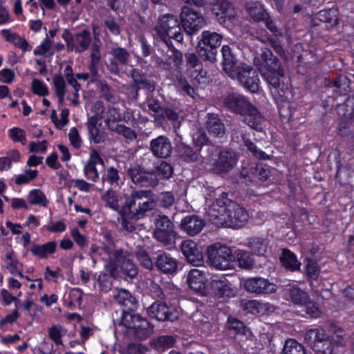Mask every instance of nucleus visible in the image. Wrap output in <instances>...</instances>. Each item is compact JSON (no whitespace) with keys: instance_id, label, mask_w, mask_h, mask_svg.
Masks as SVG:
<instances>
[{"instance_id":"nucleus-1","label":"nucleus","mask_w":354,"mask_h":354,"mask_svg":"<svg viewBox=\"0 0 354 354\" xmlns=\"http://www.w3.org/2000/svg\"><path fill=\"white\" fill-rule=\"evenodd\" d=\"M225 106L234 113L243 116V122L250 128L261 131L264 118L258 109L243 95L232 93L224 100Z\"/></svg>"},{"instance_id":"nucleus-2","label":"nucleus","mask_w":354,"mask_h":354,"mask_svg":"<svg viewBox=\"0 0 354 354\" xmlns=\"http://www.w3.org/2000/svg\"><path fill=\"white\" fill-rule=\"evenodd\" d=\"M254 64L261 75L272 86L276 88L283 83L284 71L279 59L273 55L270 49H262L261 59H255Z\"/></svg>"},{"instance_id":"nucleus-3","label":"nucleus","mask_w":354,"mask_h":354,"mask_svg":"<svg viewBox=\"0 0 354 354\" xmlns=\"http://www.w3.org/2000/svg\"><path fill=\"white\" fill-rule=\"evenodd\" d=\"M155 207L156 202L151 198V192L149 190L133 191L125 201L129 216L134 221L144 218L146 212L153 209Z\"/></svg>"},{"instance_id":"nucleus-4","label":"nucleus","mask_w":354,"mask_h":354,"mask_svg":"<svg viewBox=\"0 0 354 354\" xmlns=\"http://www.w3.org/2000/svg\"><path fill=\"white\" fill-rule=\"evenodd\" d=\"M154 35L158 36L167 46H170V39L178 42L183 40L180 23L177 17L171 14H165L159 17L157 25L153 28Z\"/></svg>"},{"instance_id":"nucleus-5","label":"nucleus","mask_w":354,"mask_h":354,"mask_svg":"<svg viewBox=\"0 0 354 354\" xmlns=\"http://www.w3.org/2000/svg\"><path fill=\"white\" fill-rule=\"evenodd\" d=\"M226 74L236 80L245 89L257 93L259 88V78L257 71L252 66L241 63Z\"/></svg>"},{"instance_id":"nucleus-6","label":"nucleus","mask_w":354,"mask_h":354,"mask_svg":"<svg viewBox=\"0 0 354 354\" xmlns=\"http://www.w3.org/2000/svg\"><path fill=\"white\" fill-rule=\"evenodd\" d=\"M207 257L210 266L216 270H229L234 266V257L228 247L211 245L207 248Z\"/></svg>"},{"instance_id":"nucleus-7","label":"nucleus","mask_w":354,"mask_h":354,"mask_svg":"<svg viewBox=\"0 0 354 354\" xmlns=\"http://www.w3.org/2000/svg\"><path fill=\"white\" fill-rule=\"evenodd\" d=\"M221 39L222 36L215 32L203 31L198 46L199 55L206 60L215 61L216 48L221 45Z\"/></svg>"},{"instance_id":"nucleus-8","label":"nucleus","mask_w":354,"mask_h":354,"mask_svg":"<svg viewBox=\"0 0 354 354\" xmlns=\"http://www.w3.org/2000/svg\"><path fill=\"white\" fill-rule=\"evenodd\" d=\"M180 19L185 31L189 35L198 32L205 24L204 17L187 6L182 8Z\"/></svg>"},{"instance_id":"nucleus-9","label":"nucleus","mask_w":354,"mask_h":354,"mask_svg":"<svg viewBox=\"0 0 354 354\" xmlns=\"http://www.w3.org/2000/svg\"><path fill=\"white\" fill-rule=\"evenodd\" d=\"M229 201L227 194L225 192H222L219 197L216 199L207 209V214L209 220L216 225H224L223 218L227 216V212L228 209Z\"/></svg>"},{"instance_id":"nucleus-10","label":"nucleus","mask_w":354,"mask_h":354,"mask_svg":"<svg viewBox=\"0 0 354 354\" xmlns=\"http://www.w3.org/2000/svg\"><path fill=\"white\" fill-rule=\"evenodd\" d=\"M337 114L341 118L338 126L339 133L345 136L350 121L354 118V97H347L342 103L335 105Z\"/></svg>"},{"instance_id":"nucleus-11","label":"nucleus","mask_w":354,"mask_h":354,"mask_svg":"<svg viewBox=\"0 0 354 354\" xmlns=\"http://www.w3.org/2000/svg\"><path fill=\"white\" fill-rule=\"evenodd\" d=\"M227 211V216L222 218L223 222H224L223 226L234 228L241 227L249 218L248 212L234 202H229Z\"/></svg>"},{"instance_id":"nucleus-12","label":"nucleus","mask_w":354,"mask_h":354,"mask_svg":"<svg viewBox=\"0 0 354 354\" xmlns=\"http://www.w3.org/2000/svg\"><path fill=\"white\" fill-rule=\"evenodd\" d=\"M244 288L257 295H270L277 291V286L268 279L261 277H251L243 281Z\"/></svg>"},{"instance_id":"nucleus-13","label":"nucleus","mask_w":354,"mask_h":354,"mask_svg":"<svg viewBox=\"0 0 354 354\" xmlns=\"http://www.w3.org/2000/svg\"><path fill=\"white\" fill-rule=\"evenodd\" d=\"M212 12L221 24H225L227 21L234 23L236 21V12L227 0H214Z\"/></svg>"},{"instance_id":"nucleus-14","label":"nucleus","mask_w":354,"mask_h":354,"mask_svg":"<svg viewBox=\"0 0 354 354\" xmlns=\"http://www.w3.org/2000/svg\"><path fill=\"white\" fill-rule=\"evenodd\" d=\"M149 317L160 322H173L178 317V312L173 308L169 307L165 303L156 301L147 308Z\"/></svg>"},{"instance_id":"nucleus-15","label":"nucleus","mask_w":354,"mask_h":354,"mask_svg":"<svg viewBox=\"0 0 354 354\" xmlns=\"http://www.w3.org/2000/svg\"><path fill=\"white\" fill-rule=\"evenodd\" d=\"M123 257V250L113 249L106 245L100 247L97 254V258L105 262L106 270L113 276L115 274V262Z\"/></svg>"},{"instance_id":"nucleus-16","label":"nucleus","mask_w":354,"mask_h":354,"mask_svg":"<svg viewBox=\"0 0 354 354\" xmlns=\"http://www.w3.org/2000/svg\"><path fill=\"white\" fill-rule=\"evenodd\" d=\"M181 251L187 261L194 266H201L204 262L203 252L192 240H185L181 243Z\"/></svg>"},{"instance_id":"nucleus-17","label":"nucleus","mask_w":354,"mask_h":354,"mask_svg":"<svg viewBox=\"0 0 354 354\" xmlns=\"http://www.w3.org/2000/svg\"><path fill=\"white\" fill-rule=\"evenodd\" d=\"M238 158L236 154L230 151H222L218 154L214 166V171L216 174H222L230 171L236 165Z\"/></svg>"},{"instance_id":"nucleus-18","label":"nucleus","mask_w":354,"mask_h":354,"mask_svg":"<svg viewBox=\"0 0 354 354\" xmlns=\"http://www.w3.org/2000/svg\"><path fill=\"white\" fill-rule=\"evenodd\" d=\"M185 58L187 60V70L189 71L191 77L196 80L199 84L205 83L207 73L203 70L202 64L196 55L194 53H187Z\"/></svg>"},{"instance_id":"nucleus-19","label":"nucleus","mask_w":354,"mask_h":354,"mask_svg":"<svg viewBox=\"0 0 354 354\" xmlns=\"http://www.w3.org/2000/svg\"><path fill=\"white\" fill-rule=\"evenodd\" d=\"M328 335L325 333L322 328H315L308 330L304 335L306 342L316 351L323 352L326 354L325 351H322L319 348L318 344L327 343L328 341Z\"/></svg>"},{"instance_id":"nucleus-20","label":"nucleus","mask_w":354,"mask_h":354,"mask_svg":"<svg viewBox=\"0 0 354 354\" xmlns=\"http://www.w3.org/2000/svg\"><path fill=\"white\" fill-rule=\"evenodd\" d=\"M205 225L204 220L201 217L196 215H188L181 220L180 227L183 232L193 236L200 233Z\"/></svg>"},{"instance_id":"nucleus-21","label":"nucleus","mask_w":354,"mask_h":354,"mask_svg":"<svg viewBox=\"0 0 354 354\" xmlns=\"http://www.w3.org/2000/svg\"><path fill=\"white\" fill-rule=\"evenodd\" d=\"M152 153L158 158H166L171 153V144L169 139L165 136H160L151 141Z\"/></svg>"},{"instance_id":"nucleus-22","label":"nucleus","mask_w":354,"mask_h":354,"mask_svg":"<svg viewBox=\"0 0 354 354\" xmlns=\"http://www.w3.org/2000/svg\"><path fill=\"white\" fill-rule=\"evenodd\" d=\"M206 272L204 270L192 269L187 275L189 288L195 292L203 293L206 287Z\"/></svg>"},{"instance_id":"nucleus-23","label":"nucleus","mask_w":354,"mask_h":354,"mask_svg":"<svg viewBox=\"0 0 354 354\" xmlns=\"http://www.w3.org/2000/svg\"><path fill=\"white\" fill-rule=\"evenodd\" d=\"M210 288L218 297L230 298L234 296V291L230 283L225 277L212 279L210 281Z\"/></svg>"},{"instance_id":"nucleus-24","label":"nucleus","mask_w":354,"mask_h":354,"mask_svg":"<svg viewBox=\"0 0 354 354\" xmlns=\"http://www.w3.org/2000/svg\"><path fill=\"white\" fill-rule=\"evenodd\" d=\"M91 33L89 30L84 29L76 33L72 44H68V52L82 53L86 51L91 44Z\"/></svg>"},{"instance_id":"nucleus-25","label":"nucleus","mask_w":354,"mask_h":354,"mask_svg":"<svg viewBox=\"0 0 354 354\" xmlns=\"http://www.w3.org/2000/svg\"><path fill=\"white\" fill-rule=\"evenodd\" d=\"M110 54L113 59L111 61L109 70L114 74H118L120 73L118 64L127 65L130 54L125 48L121 47L112 48Z\"/></svg>"},{"instance_id":"nucleus-26","label":"nucleus","mask_w":354,"mask_h":354,"mask_svg":"<svg viewBox=\"0 0 354 354\" xmlns=\"http://www.w3.org/2000/svg\"><path fill=\"white\" fill-rule=\"evenodd\" d=\"M155 266L163 273L174 274L177 271L178 261L169 254L162 252L158 254Z\"/></svg>"},{"instance_id":"nucleus-27","label":"nucleus","mask_w":354,"mask_h":354,"mask_svg":"<svg viewBox=\"0 0 354 354\" xmlns=\"http://www.w3.org/2000/svg\"><path fill=\"white\" fill-rule=\"evenodd\" d=\"M57 249L56 241H50L44 244H33L30 251L33 256L39 259H47L54 254Z\"/></svg>"},{"instance_id":"nucleus-28","label":"nucleus","mask_w":354,"mask_h":354,"mask_svg":"<svg viewBox=\"0 0 354 354\" xmlns=\"http://www.w3.org/2000/svg\"><path fill=\"white\" fill-rule=\"evenodd\" d=\"M206 127L208 132L216 137H222L225 134V124L216 114H207Z\"/></svg>"},{"instance_id":"nucleus-29","label":"nucleus","mask_w":354,"mask_h":354,"mask_svg":"<svg viewBox=\"0 0 354 354\" xmlns=\"http://www.w3.org/2000/svg\"><path fill=\"white\" fill-rule=\"evenodd\" d=\"M112 297L118 304L127 308V310H133L136 307L135 298L125 289H115L113 290Z\"/></svg>"},{"instance_id":"nucleus-30","label":"nucleus","mask_w":354,"mask_h":354,"mask_svg":"<svg viewBox=\"0 0 354 354\" xmlns=\"http://www.w3.org/2000/svg\"><path fill=\"white\" fill-rule=\"evenodd\" d=\"M123 256V258L115 262V274H118V269L120 268L125 275L131 279L134 278L138 274L136 266L131 260L127 257V252L124 250Z\"/></svg>"},{"instance_id":"nucleus-31","label":"nucleus","mask_w":354,"mask_h":354,"mask_svg":"<svg viewBox=\"0 0 354 354\" xmlns=\"http://www.w3.org/2000/svg\"><path fill=\"white\" fill-rule=\"evenodd\" d=\"M53 85L58 98V103L59 105H62L66 93V83L64 77L62 74L55 75L53 77Z\"/></svg>"},{"instance_id":"nucleus-32","label":"nucleus","mask_w":354,"mask_h":354,"mask_svg":"<svg viewBox=\"0 0 354 354\" xmlns=\"http://www.w3.org/2000/svg\"><path fill=\"white\" fill-rule=\"evenodd\" d=\"M288 296L291 301L298 306H305L309 301L310 297L307 292L297 286L288 288Z\"/></svg>"},{"instance_id":"nucleus-33","label":"nucleus","mask_w":354,"mask_h":354,"mask_svg":"<svg viewBox=\"0 0 354 354\" xmlns=\"http://www.w3.org/2000/svg\"><path fill=\"white\" fill-rule=\"evenodd\" d=\"M280 260L282 265L291 271L299 270L301 266L296 255L287 249L283 250Z\"/></svg>"},{"instance_id":"nucleus-34","label":"nucleus","mask_w":354,"mask_h":354,"mask_svg":"<svg viewBox=\"0 0 354 354\" xmlns=\"http://www.w3.org/2000/svg\"><path fill=\"white\" fill-rule=\"evenodd\" d=\"M333 92L345 97L350 91V80L344 75H340L333 80L330 86Z\"/></svg>"},{"instance_id":"nucleus-35","label":"nucleus","mask_w":354,"mask_h":354,"mask_svg":"<svg viewBox=\"0 0 354 354\" xmlns=\"http://www.w3.org/2000/svg\"><path fill=\"white\" fill-rule=\"evenodd\" d=\"M247 10L248 15L254 21H260L268 18V12L258 2L249 3Z\"/></svg>"},{"instance_id":"nucleus-36","label":"nucleus","mask_w":354,"mask_h":354,"mask_svg":"<svg viewBox=\"0 0 354 354\" xmlns=\"http://www.w3.org/2000/svg\"><path fill=\"white\" fill-rule=\"evenodd\" d=\"M104 121L110 131L114 128V126L118 124L121 120V115L119 110L113 106H109L104 115Z\"/></svg>"},{"instance_id":"nucleus-37","label":"nucleus","mask_w":354,"mask_h":354,"mask_svg":"<svg viewBox=\"0 0 354 354\" xmlns=\"http://www.w3.org/2000/svg\"><path fill=\"white\" fill-rule=\"evenodd\" d=\"M28 201L30 205H39L44 207H46L48 204L45 194L39 189H34L29 192Z\"/></svg>"},{"instance_id":"nucleus-38","label":"nucleus","mask_w":354,"mask_h":354,"mask_svg":"<svg viewBox=\"0 0 354 354\" xmlns=\"http://www.w3.org/2000/svg\"><path fill=\"white\" fill-rule=\"evenodd\" d=\"M248 246L254 254L262 256L267 251L268 241L262 238L252 237L248 240Z\"/></svg>"},{"instance_id":"nucleus-39","label":"nucleus","mask_w":354,"mask_h":354,"mask_svg":"<svg viewBox=\"0 0 354 354\" xmlns=\"http://www.w3.org/2000/svg\"><path fill=\"white\" fill-rule=\"evenodd\" d=\"M142 319V317L140 315L126 312L124 310L121 318V324L133 332Z\"/></svg>"},{"instance_id":"nucleus-40","label":"nucleus","mask_w":354,"mask_h":354,"mask_svg":"<svg viewBox=\"0 0 354 354\" xmlns=\"http://www.w3.org/2000/svg\"><path fill=\"white\" fill-rule=\"evenodd\" d=\"M178 150L180 158L186 162H195L199 159V152L194 151L185 143H180L178 146Z\"/></svg>"},{"instance_id":"nucleus-41","label":"nucleus","mask_w":354,"mask_h":354,"mask_svg":"<svg viewBox=\"0 0 354 354\" xmlns=\"http://www.w3.org/2000/svg\"><path fill=\"white\" fill-rule=\"evenodd\" d=\"M153 332V326L145 318L142 317L140 322L134 330L135 336L141 339L149 337Z\"/></svg>"},{"instance_id":"nucleus-42","label":"nucleus","mask_w":354,"mask_h":354,"mask_svg":"<svg viewBox=\"0 0 354 354\" xmlns=\"http://www.w3.org/2000/svg\"><path fill=\"white\" fill-rule=\"evenodd\" d=\"M66 330L60 325H53L48 330L50 339L56 346H64L62 337L66 335Z\"/></svg>"},{"instance_id":"nucleus-43","label":"nucleus","mask_w":354,"mask_h":354,"mask_svg":"<svg viewBox=\"0 0 354 354\" xmlns=\"http://www.w3.org/2000/svg\"><path fill=\"white\" fill-rule=\"evenodd\" d=\"M128 174L132 181L140 186H145L148 182V175L139 167H132L129 169Z\"/></svg>"},{"instance_id":"nucleus-44","label":"nucleus","mask_w":354,"mask_h":354,"mask_svg":"<svg viewBox=\"0 0 354 354\" xmlns=\"http://www.w3.org/2000/svg\"><path fill=\"white\" fill-rule=\"evenodd\" d=\"M102 180L104 183H109L111 187L118 186L120 181L119 171L114 167H109L102 175Z\"/></svg>"},{"instance_id":"nucleus-45","label":"nucleus","mask_w":354,"mask_h":354,"mask_svg":"<svg viewBox=\"0 0 354 354\" xmlns=\"http://www.w3.org/2000/svg\"><path fill=\"white\" fill-rule=\"evenodd\" d=\"M102 200L106 206L113 210H118L120 207L118 194L111 188L109 189L102 195Z\"/></svg>"},{"instance_id":"nucleus-46","label":"nucleus","mask_w":354,"mask_h":354,"mask_svg":"<svg viewBox=\"0 0 354 354\" xmlns=\"http://www.w3.org/2000/svg\"><path fill=\"white\" fill-rule=\"evenodd\" d=\"M318 19L322 22L334 26L337 24V10L335 8L321 10L318 13Z\"/></svg>"},{"instance_id":"nucleus-47","label":"nucleus","mask_w":354,"mask_h":354,"mask_svg":"<svg viewBox=\"0 0 354 354\" xmlns=\"http://www.w3.org/2000/svg\"><path fill=\"white\" fill-rule=\"evenodd\" d=\"M283 354H307L302 344L293 339L286 341Z\"/></svg>"},{"instance_id":"nucleus-48","label":"nucleus","mask_w":354,"mask_h":354,"mask_svg":"<svg viewBox=\"0 0 354 354\" xmlns=\"http://www.w3.org/2000/svg\"><path fill=\"white\" fill-rule=\"evenodd\" d=\"M223 55V69L227 73L230 72L236 65L234 61V57L231 52V49L228 46H223L221 49Z\"/></svg>"},{"instance_id":"nucleus-49","label":"nucleus","mask_w":354,"mask_h":354,"mask_svg":"<svg viewBox=\"0 0 354 354\" xmlns=\"http://www.w3.org/2000/svg\"><path fill=\"white\" fill-rule=\"evenodd\" d=\"M36 56H45L46 55H53L55 51L53 50V41L45 38L43 41L38 45L33 52Z\"/></svg>"},{"instance_id":"nucleus-50","label":"nucleus","mask_w":354,"mask_h":354,"mask_svg":"<svg viewBox=\"0 0 354 354\" xmlns=\"http://www.w3.org/2000/svg\"><path fill=\"white\" fill-rule=\"evenodd\" d=\"M38 171L37 169H26L24 173L14 176V180L17 185L28 184L37 178Z\"/></svg>"},{"instance_id":"nucleus-51","label":"nucleus","mask_w":354,"mask_h":354,"mask_svg":"<svg viewBox=\"0 0 354 354\" xmlns=\"http://www.w3.org/2000/svg\"><path fill=\"white\" fill-rule=\"evenodd\" d=\"M155 239L162 243L165 245H170L174 243L175 232L174 230H155Z\"/></svg>"},{"instance_id":"nucleus-52","label":"nucleus","mask_w":354,"mask_h":354,"mask_svg":"<svg viewBox=\"0 0 354 354\" xmlns=\"http://www.w3.org/2000/svg\"><path fill=\"white\" fill-rule=\"evenodd\" d=\"M237 261L239 267L250 270L254 267V260L250 252L244 250H239L236 254Z\"/></svg>"},{"instance_id":"nucleus-53","label":"nucleus","mask_w":354,"mask_h":354,"mask_svg":"<svg viewBox=\"0 0 354 354\" xmlns=\"http://www.w3.org/2000/svg\"><path fill=\"white\" fill-rule=\"evenodd\" d=\"M174 173L173 167L165 161H161L156 169V176L159 180L169 179Z\"/></svg>"},{"instance_id":"nucleus-54","label":"nucleus","mask_w":354,"mask_h":354,"mask_svg":"<svg viewBox=\"0 0 354 354\" xmlns=\"http://www.w3.org/2000/svg\"><path fill=\"white\" fill-rule=\"evenodd\" d=\"M175 339L171 335L160 336L153 341V344L156 349L158 351H165L174 346Z\"/></svg>"},{"instance_id":"nucleus-55","label":"nucleus","mask_w":354,"mask_h":354,"mask_svg":"<svg viewBox=\"0 0 354 354\" xmlns=\"http://www.w3.org/2000/svg\"><path fill=\"white\" fill-rule=\"evenodd\" d=\"M228 328L234 330L238 334H243L245 336L251 335L250 330L247 328L244 323L234 318H228L227 320Z\"/></svg>"},{"instance_id":"nucleus-56","label":"nucleus","mask_w":354,"mask_h":354,"mask_svg":"<svg viewBox=\"0 0 354 354\" xmlns=\"http://www.w3.org/2000/svg\"><path fill=\"white\" fill-rule=\"evenodd\" d=\"M9 138L14 142H20L22 145L27 144L26 133L19 127H12L8 130Z\"/></svg>"},{"instance_id":"nucleus-57","label":"nucleus","mask_w":354,"mask_h":354,"mask_svg":"<svg viewBox=\"0 0 354 354\" xmlns=\"http://www.w3.org/2000/svg\"><path fill=\"white\" fill-rule=\"evenodd\" d=\"M242 138L247 149L252 153L254 156L259 159L266 160L269 156L264 151L258 149L257 146L250 140L245 138V135H242Z\"/></svg>"},{"instance_id":"nucleus-58","label":"nucleus","mask_w":354,"mask_h":354,"mask_svg":"<svg viewBox=\"0 0 354 354\" xmlns=\"http://www.w3.org/2000/svg\"><path fill=\"white\" fill-rule=\"evenodd\" d=\"M111 131L122 136L124 138L131 141L136 140L137 137L135 131L123 124H118V125L114 126V128Z\"/></svg>"},{"instance_id":"nucleus-59","label":"nucleus","mask_w":354,"mask_h":354,"mask_svg":"<svg viewBox=\"0 0 354 354\" xmlns=\"http://www.w3.org/2000/svg\"><path fill=\"white\" fill-rule=\"evenodd\" d=\"M155 230H173V223L168 216L163 214H158L154 220Z\"/></svg>"},{"instance_id":"nucleus-60","label":"nucleus","mask_w":354,"mask_h":354,"mask_svg":"<svg viewBox=\"0 0 354 354\" xmlns=\"http://www.w3.org/2000/svg\"><path fill=\"white\" fill-rule=\"evenodd\" d=\"M117 274L114 276L107 274H100L98 277V283L99 288L101 291L107 292H109L112 286V277H115Z\"/></svg>"},{"instance_id":"nucleus-61","label":"nucleus","mask_w":354,"mask_h":354,"mask_svg":"<svg viewBox=\"0 0 354 354\" xmlns=\"http://www.w3.org/2000/svg\"><path fill=\"white\" fill-rule=\"evenodd\" d=\"M32 92L39 96H46L49 93L47 85L42 81L34 79L32 82Z\"/></svg>"},{"instance_id":"nucleus-62","label":"nucleus","mask_w":354,"mask_h":354,"mask_svg":"<svg viewBox=\"0 0 354 354\" xmlns=\"http://www.w3.org/2000/svg\"><path fill=\"white\" fill-rule=\"evenodd\" d=\"M6 259L7 261L6 268L11 274H15V271H17V268L22 267V265L15 257L13 252H7Z\"/></svg>"},{"instance_id":"nucleus-63","label":"nucleus","mask_w":354,"mask_h":354,"mask_svg":"<svg viewBox=\"0 0 354 354\" xmlns=\"http://www.w3.org/2000/svg\"><path fill=\"white\" fill-rule=\"evenodd\" d=\"M136 257L141 266L144 268L148 270H151L153 268V263L145 250L142 249L137 250Z\"/></svg>"},{"instance_id":"nucleus-64","label":"nucleus","mask_w":354,"mask_h":354,"mask_svg":"<svg viewBox=\"0 0 354 354\" xmlns=\"http://www.w3.org/2000/svg\"><path fill=\"white\" fill-rule=\"evenodd\" d=\"M71 235L74 241L81 249L88 245V242L87 238L84 234H81L77 228H73L71 230Z\"/></svg>"}]
</instances>
